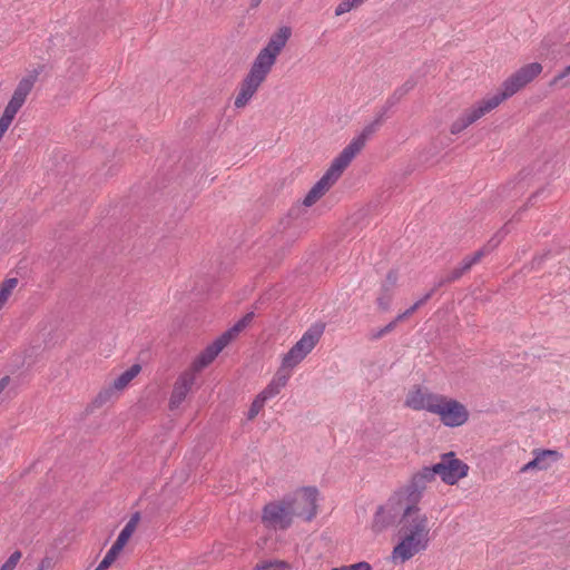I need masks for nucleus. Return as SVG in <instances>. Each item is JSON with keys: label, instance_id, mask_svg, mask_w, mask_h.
I'll use <instances>...</instances> for the list:
<instances>
[{"label": "nucleus", "instance_id": "b1692460", "mask_svg": "<svg viewBox=\"0 0 570 570\" xmlns=\"http://www.w3.org/2000/svg\"><path fill=\"white\" fill-rule=\"evenodd\" d=\"M321 198V180L315 183L313 188L309 190V193L304 198L303 204L305 206H312Z\"/></svg>", "mask_w": 570, "mask_h": 570}, {"label": "nucleus", "instance_id": "0eeeda50", "mask_svg": "<svg viewBox=\"0 0 570 570\" xmlns=\"http://www.w3.org/2000/svg\"><path fill=\"white\" fill-rule=\"evenodd\" d=\"M440 422L448 428H460L468 423L470 411L465 404L459 400L442 394L434 411Z\"/></svg>", "mask_w": 570, "mask_h": 570}, {"label": "nucleus", "instance_id": "7c9ffc66", "mask_svg": "<svg viewBox=\"0 0 570 570\" xmlns=\"http://www.w3.org/2000/svg\"><path fill=\"white\" fill-rule=\"evenodd\" d=\"M346 570H372V567L366 561H361L354 564L345 566Z\"/></svg>", "mask_w": 570, "mask_h": 570}, {"label": "nucleus", "instance_id": "f704fd0d", "mask_svg": "<svg viewBox=\"0 0 570 570\" xmlns=\"http://www.w3.org/2000/svg\"><path fill=\"white\" fill-rule=\"evenodd\" d=\"M332 570H346L345 566L333 568Z\"/></svg>", "mask_w": 570, "mask_h": 570}, {"label": "nucleus", "instance_id": "c9c22d12", "mask_svg": "<svg viewBox=\"0 0 570 570\" xmlns=\"http://www.w3.org/2000/svg\"><path fill=\"white\" fill-rule=\"evenodd\" d=\"M95 570H101V569H99V568L97 567Z\"/></svg>", "mask_w": 570, "mask_h": 570}, {"label": "nucleus", "instance_id": "20e7f679", "mask_svg": "<svg viewBox=\"0 0 570 570\" xmlns=\"http://www.w3.org/2000/svg\"><path fill=\"white\" fill-rule=\"evenodd\" d=\"M254 318V313H247L232 328L223 333L213 344L207 346L193 362L187 372L194 375L208 366L215 357L227 346L242 331H244Z\"/></svg>", "mask_w": 570, "mask_h": 570}, {"label": "nucleus", "instance_id": "f8f14e48", "mask_svg": "<svg viewBox=\"0 0 570 570\" xmlns=\"http://www.w3.org/2000/svg\"><path fill=\"white\" fill-rule=\"evenodd\" d=\"M140 371L141 366L139 364L131 365L128 370L116 377L110 385L104 387L97 394L95 403L100 406L115 399L129 385V383L140 373Z\"/></svg>", "mask_w": 570, "mask_h": 570}, {"label": "nucleus", "instance_id": "7ed1b4c3", "mask_svg": "<svg viewBox=\"0 0 570 570\" xmlns=\"http://www.w3.org/2000/svg\"><path fill=\"white\" fill-rule=\"evenodd\" d=\"M375 131V126L366 127L361 135L355 137L342 153L333 159L330 167L323 175V194L328 190L342 176L344 170L350 166L354 157L364 148L370 135Z\"/></svg>", "mask_w": 570, "mask_h": 570}, {"label": "nucleus", "instance_id": "cd10ccee", "mask_svg": "<svg viewBox=\"0 0 570 570\" xmlns=\"http://www.w3.org/2000/svg\"><path fill=\"white\" fill-rule=\"evenodd\" d=\"M399 283V274L395 271H390L385 277V281L383 282V286L386 289L394 291Z\"/></svg>", "mask_w": 570, "mask_h": 570}, {"label": "nucleus", "instance_id": "412c9836", "mask_svg": "<svg viewBox=\"0 0 570 570\" xmlns=\"http://www.w3.org/2000/svg\"><path fill=\"white\" fill-rule=\"evenodd\" d=\"M289 567L285 561L264 560L258 562L253 570H287Z\"/></svg>", "mask_w": 570, "mask_h": 570}, {"label": "nucleus", "instance_id": "423d86ee", "mask_svg": "<svg viewBox=\"0 0 570 570\" xmlns=\"http://www.w3.org/2000/svg\"><path fill=\"white\" fill-rule=\"evenodd\" d=\"M293 518L311 521L317 514L318 490L316 487H303L285 497Z\"/></svg>", "mask_w": 570, "mask_h": 570}, {"label": "nucleus", "instance_id": "5701e85b", "mask_svg": "<svg viewBox=\"0 0 570 570\" xmlns=\"http://www.w3.org/2000/svg\"><path fill=\"white\" fill-rule=\"evenodd\" d=\"M432 293L426 294L423 298L415 302L410 308H407L405 312L399 314L396 316V321H404L405 318L410 317L417 308H420L430 297Z\"/></svg>", "mask_w": 570, "mask_h": 570}, {"label": "nucleus", "instance_id": "2eb2a0df", "mask_svg": "<svg viewBox=\"0 0 570 570\" xmlns=\"http://www.w3.org/2000/svg\"><path fill=\"white\" fill-rule=\"evenodd\" d=\"M269 72L271 71L268 69L254 61L248 73L240 82L239 88L254 96Z\"/></svg>", "mask_w": 570, "mask_h": 570}, {"label": "nucleus", "instance_id": "bb28decb", "mask_svg": "<svg viewBox=\"0 0 570 570\" xmlns=\"http://www.w3.org/2000/svg\"><path fill=\"white\" fill-rule=\"evenodd\" d=\"M21 557H22V554L20 551H14L13 553L10 554V557L0 567V570H14V568L19 563Z\"/></svg>", "mask_w": 570, "mask_h": 570}, {"label": "nucleus", "instance_id": "72a5a7b5", "mask_svg": "<svg viewBox=\"0 0 570 570\" xmlns=\"http://www.w3.org/2000/svg\"><path fill=\"white\" fill-rule=\"evenodd\" d=\"M262 0H249V4L252 8H256L261 4Z\"/></svg>", "mask_w": 570, "mask_h": 570}, {"label": "nucleus", "instance_id": "a878e982", "mask_svg": "<svg viewBox=\"0 0 570 570\" xmlns=\"http://www.w3.org/2000/svg\"><path fill=\"white\" fill-rule=\"evenodd\" d=\"M265 402L266 401L263 400L259 395L255 397L247 413L248 420H253L256 417L259 411L264 407Z\"/></svg>", "mask_w": 570, "mask_h": 570}, {"label": "nucleus", "instance_id": "aec40b11", "mask_svg": "<svg viewBox=\"0 0 570 570\" xmlns=\"http://www.w3.org/2000/svg\"><path fill=\"white\" fill-rule=\"evenodd\" d=\"M124 548V546L115 541L111 548L106 553L105 558L98 564V568L101 570H107L116 561V559L119 557Z\"/></svg>", "mask_w": 570, "mask_h": 570}, {"label": "nucleus", "instance_id": "ddd939ff", "mask_svg": "<svg viewBox=\"0 0 570 570\" xmlns=\"http://www.w3.org/2000/svg\"><path fill=\"white\" fill-rule=\"evenodd\" d=\"M532 455L533 459L520 469L521 473H527L534 470H549L553 463L558 462L562 458V454L556 450L542 449H534L532 451Z\"/></svg>", "mask_w": 570, "mask_h": 570}, {"label": "nucleus", "instance_id": "4be33fe9", "mask_svg": "<svg viewBox=\"0 0 570 570\" xmlns=\"http://www.w3.org/2000/svg\"><path fill=\"white\" fill-rule=\"evenodd\" d=\"M393 295H394V291L392 289H386L384 288V286L382 285L381 286V291H380V294L376 298V302H377V306L382 309V311H386L390 308V305H391V302L393 299Z\"/></svg>", "mask_w": 570, "mask_h": 570}, {"label": "nucleus", "instance_id": "f257e3e1", "mask_svg": "<svg viewBox=\"0 0 570 570\" xmlns=\"http://www.w3.org/2000/svg\"><path fill=\"white\" fill-rule=\"evenodd\" d=\"M469 465L458 459L454 452L444 453L440 462L424 466L413 473L410 480L394 490L386 501L379 505L372 530L381 533L399 522V540L393 547L390 561L401 566L428 550L432 541L434 521L423 512L421 502L430 483L439 475L448 485H454L469 474Z\"/></svg>", "mask_w": 570, "mask_h": 570}, {"label": "nucleus", "instance_id": "4468645a", "mask_svg": "<svg viewBox=\"0 0 570 570\" xmlns=\"http://www.w3.org/2000/svg\"><path fill=\"white\" fill-rule=\"evenodd\" d=\"M195 375L193 372H183L176 380L173 392L169 399V409L175 410L180 406L195 383Z\"/></svg>", "mask_w": 570, "mask_h": 570}, {"label": "nucleus", "instance_id": "9d476101", "mask_svg": "<svg viewBox=\"0 0 570 570\" xmlns=\"http://www.w3.org/2000/svg\"><path fill=\"white\" fill-rule=\"evenodd\" d=\"M289 37L291 29L288 27L279 28L277 32L269 38L267 45L258 52L254 61L271 71L276 62L277 56L285 47Z\"/></svg>", "mask_w": 570, "mask_h": 570}, {"label": "nucleus", "instance_id": "9b49d317", "mask_svg": "<svg viewBox=\"0 0 570 570\" xmlns=\"http://www.w3.org/2000/svg\"><path fill=\"white\" fill-rule=\"evenodd\" d=\"M293 515L285 498L266 504L263 509V523L273 529H286L293 523Z\"/></svg>", "mask_w": 570, "mask_h": 570}, {"label": "nucleus", "instance_id": "a211bd4d", "mask_svg": "<svg viewBox=\"0 0 570 570\" xmlns=\"http://www.w3.org/2000/svg\"><path fill=\"white\" fill-rule=\"evenodd\" d=\"M140 521V514L137 512L131 515L130 520L126 523L124 529L120 531L118 538L116 539V542H118L121 546H126L132 534L135 533L138 523Z\"/></svg>", "mask_w": 570, "mask_h": 570}, {"label": "nucleus", "instance_id": "f03ea898", "mask_svg": "<svg viewBox=\"0 0 570 570\" xmlns=\"http://www.w3.org/2000/svg\"><path fill=\"white\" fill-rule=\"evenodd\" d=\"M542 70L543 67L539 62H531L519 68L502 82L500 92L484 98L464 110L452 122L450 127L451 134L458 135L465 130L484 115L495 109L502 101L522 90L527 85L533 81Z\"/></svg>", "mask_w": 570, "mask_h": 570}, {"label": "nucleus", "instance_id": "f3484780", "mask_svg": "<svg viewBox=\"0 0 570 570\" xmlns=\"http://www.w3.org/2000/svg\"><path fill=\"white\" fill-rule=\"evenodd\" d=\"M485 255L484 249H480L475 252L471 256H466L462 259L460 263V266L458 268H454L450 276L448 277L449 282H453L459 279L465 272H468L474 264L479 263L481 258Z\"/></svg>", "mask_w": 570, "mask_h": 570}, {"label": "nucleus", "instance_id": "39448f33", "mask_svg": "<svg viewBox=\"0 0 570 570\" xmlns=\"http://www.w3.org/2000/svg\"><path fill=\"white\" fill-rule=\"evenodd\" d=\"M37 81V73L32 72L23 77L17 85L9 102L7 104L2 116L0 117V136L3 137L11 126L16 115L24 105L27 97L31 92Z\"/></svg>", "mask_w": 570, "mask_h": 570}, {"label": "nucleus", "instance_id": "c756f323", "mask_svg": "<svg viewBox=\"0 0 570 570\" xmlns=\"http://www.w3.org/2000/svg\"><path fill=\"white\" fill-rule=\"evenodd\" d=\"M399 322H400V321H396V318H395V320H393V321H392L391 323H389L385 327H383L382 330H380V331L374 335V337H375V338H379V337H382L383 335H385V334H387V333L392 332V331L395 328V326L397 325V323H399Z\"/></svg>", "mask_w": 570, "mask_h": 570}, {"label": "nucleus", "instance_id": "dca6fc26", "mask_svg": "<svg viewBox=\"0 0 570 570\" xmlns=\"http://www.w3.org/2000/svg\"><path fill=\"white\" fill-rule=\"evenodd\" d=\"M291 375L292 372L281 364L271 383L258 395L265 401L276 396L287 384Z\"/></svg>", "mask_w": 570, "mask_h": 570}, {"label": "nucleus", "instance_id": "473e14b6", "mask_svg": "<svg viewBox=\"0 0 570 570\" xmlns=\"http://www.w3.org/2000/svg\"><path fill=\"white\" fill-rule=\"evenodd\" d=\"M8 384H9L8 376H4L0 380V394L3 392V390L7 387Z\"/></svg>", "mask_w": 570, "mask_h": 570}, {"label": "nucleus", "instance_id": "6ab92c4d", "mask_svg": "<svg viewBox=\"0 0 570 570\" xmlns=\"http://www.w3.org/2000/svg\"><path fill=\"white\" fill-rule=\"evenodd\" d=\"M17 285V278H8L0 284V309L8 303Z\"/></svg>", "mask_w": 570, "mask_h": 570}, {"label": "nucleus", "instance_id": "2f4dec72", "mask_svg": "<svg viewBox=\"0 0 570 570\" xmlns=\"http://www.w3.org/2000/svg\"><path fill=\"white\" fill-rule=\"evenodd\" d=\"M570 75V65L567 66L559 75H557L553 80H552V85H556L558 83L561 79H563L564 77L569 76Z\"/></svg>", "mask_w": 570, "mask_h": 570}, {"label": "nucleus", "instance_id": "393cba45", "mask_svg": "<svg viewBox=\"0 0 570 570\" xmlns=\"http://www.w3.org/2000/svg\"><path fill=\"white\" fill-rule=\"evenodd\" d=\"M254 96L245 90H243L242 88L238 89V92L235 97V101H234V105L236 108L240 109V108H244L248 102L249 100L253 98Z\"/></svg>", "mask_w": 570, "mask_h": 570}, {"label": "nucleus", "instance_id": "6e6552de", "mask_svg": "<svg viewBox=\"0 0 570 570\" xmlns=\"http://www.w3.org/2000/svg\"><path fill=\"white\" fill-rule=\"evenodd\" d=\"M321 338V330L312 327L301 337L299 341L283 354L281 364L293 373V370L311 353Z\"/></svg>", "mask_w": 570, "mask_h": 570}, {"label": "nucleus", "instance_id": "c85d7f7f", "mask_svg": "<svg viewBox=\"0 0 570 570\" xmlns=\"http://www.w3.org/2000/svg\"><path fill=\"white\" fill-rule=\"evenodd\" d=\"M55 567V560L51 557H45L38 564L37 570H50Z\"/></svg>", "mask_w": 570, "mask_h": 570}, {"label": "nucleus", "instance_id": "1a4fd4ad", "mask_svg": "<svg viewBox=\"0 0 570 570\" xmlns=\"http://www.w3.org/2000/svg\"><path fill=\"white\" fill-rule=\"evenodd\" d=\"M441 395L431 391L428 386L415 384L407 390L404 406L413 411H425L434 414Z\"/></svg>", "mask_w": 570, "mask_h": 570}]
</instances>
